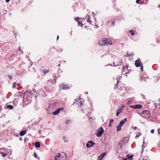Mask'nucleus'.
Here are the masks:
<instances>
[{
    "mask_svg": "<svg viewBox=\"0 0 160 160\" xmlns=\"http://www.w3.org/2000/svg\"><path fill=\"white\" fill-rule=\"evenodd\" d=\"M104 132V130L103 128H100L98 130L97 132L96 133V136L98 137H100L103 133Z\"/></svg>",
    "mask_w": 160,
    "mask_h": 160,
    "instance_id": "1",
    "label": "nucleus"
},
{
    "mask_svg": "<svg viewBox=\"0 0 160 160\" xmlns=\"http://www.w3.org/2000/svg\"><path fill=\"white\" fill-rule=\"evenodd\" d=\"M106 38H103L99 41V44L101 46L106 45Z\"/></svg>",
    "mask_w": 160,
    "mask_h": 160,
    "instance_id": "2",
    "label": "nucleus"
},
{
    "mask_svg": "<svg viewBox=\"0 0 160 160\" xmlns=\"http://www.w3.org/2000/svg\"><path fill=\"white\" fill-rule=\"evenodd\" d=\"M94 144V142L92 141H90L88 142L86 144V146L88 148H89L92 147Z\"/></svg>",
    "mask_w": 160,
    "mask_h": 160,
    "instance_id": "3",
    "label": "nucleus"
},
{
    "mask_svg": "<svg viewBox=\"0 0 160 160\" xmlns=\"http://www.w3.org/2000/svg\"><path fill=\"white\" fill-rule=\"evenodd\" d=\"M130 107L134 109H140L142 107V106L140 104H138L135 105H130Z\"/></svg>",
    "mask_w": 160,
    "mask_h": 160,
    "instance_id": "4",
    "label": "nucleus"
},
{
    "mask_svg": "<svg viewBox=\"0 0 160 160\" xmlns=\"http://www.w3.org/2000/svg\"><path fill=\"white\" fill-rule=\"evenodd\" d=\"M60 89H67L68 86L67 85H65L64 84H62L59 85Z\"/></svg>",
    "mask_w": 160,
    "mask_h": 160,
    "instance_id": "5",
    "label": "nucleus"
},
{
    "mask_svg": "<svg viewBox=\"0 0 160 160\" xmlns=\"http://www.w3.org/2000/svg\"><path fill=\"white\" fill-rule=\"evenodd\" d=\"M135 64L136 67H140L141 66V62L139 60H137L135 61Z\"/></svg>",
    "mask_w": 160,
    "mask_h": 160,
    "instance_id": "6",
    "label": "nucleus"
},
{
    "mask_svg": "<svg viewBox=\"0 0 160 160\" xmlns=\"http://www.w3.org/2000/svg\"><path fill=\"white\" fill-rule=\"evenodd\" d=\"M0 153L2 154V156L3 157H5L8 154H11V152H10V153L9 152H4L2 151H0Z\"/></svg>",
    "mask_w": 160,
    "mask_h": 160,
    "instance_id": "7",
    "label": "nucleus"
},
{
    "mask_svg": "<svg viewBox=\"0 0 160 160\" xmlns=\"http://www.w3.org/2000/svg\"><path fill=\"white\" fill-rule=\"evenodd\" d=\"M106 45H112V42L110 39L106 38Z\"/></svg>",
    "mask_w": 160,
    "mask_h": 160,
    "instance_id": "8",
    "label": "nucleus"
},
{
    "mask_svg": "<svg viewBox=\"0 0 160 160\" xmlns=\"http://www.w3.org/2000/svg\"><path fill=\"white\" fill-rule=\"evenodd\" d=\"M127 121V118H125L123 120H122L120 121L119 123V124L121 126H123V124H125Z\"/></svg>",
    "mask_w": 160,
    "mask_h": 160,
    "instance_id": "9",
    "label": "nucleus"
},
{
    "mask_svg": "<svg viewBox=\"0 0 160 160\" xmlns=\"http://www.w3.org/2000/svg\"><path fill=\"white\" fill-rule=\"evenodd\" d=\"M61 109L63 110V108H60L58 109V110H56L53 113H52L53 115H57L59 113Z\"/></svg>",
    "mask_w": 160,
    "mask_h": 160,
    "instance_id": "10",
    "label": "nucleus"
},
{
    "mask_svg": "<svg viewBox=\"0 0 160 160\" xmlns=\"http://www.w3.org/2000/svg\"><path fill=\"white\" fill-rule=\"evenodd\" d=\"M128 101L127 103V104L129 105L131 104L132 103V102H133L134 101V98H129L128 99Z\"/></svg>",
    "mask_w": 160,
    "mask_h": 160,
    "instance_id": "11",
    "label": "nucleus"
},
{
    "mask_svg": "<svg viewBox=\"0 0 160 160\" xmlns=\"http://www.w3.org/2000/svg\"><path fill=\"white\" fill-rule=\"evenodd\" d=\"M122 108H120L119 109L117 112V113H116V115L117 116H118L119 115V114L122 112Z\"/></svg>",
    "mask_w": 160,
    "mask_h": 160,
    "instance_id": "12",
    "label": "nucleus"
},
{
    "mask_svg": "<svg viewBox=\"0 0 160 160\" xmlns=\"http://www.w3.org/2000/svg\"><path fill=\"white\" fill-rule=\"evenodd\" d=\"M27 131L25 130H22L21 131L20 133V135L21 136H22L24 135L26 133Z\"/></svg>",
    "mask_w": 160,
    "mask_h": 160,
    "instance_id": "13",
    "label": "nucleus"
},
{
    "mask_svg": "<svg viewBox=\"0 0 160 160\" xmlns=\"http://www.w3.org/2000/svg\"><path fill=\"white\" fill-rule=\"evenodd\" d=\"M122 127V126L120 125L119 124L118 126H117V131L118 132L121 129V127Z\"/></svg>",
    "mask_w": 160,
    "mask_h": 160,
    "instance_id": "14",
    "label": "nucleus"
},
{
    "mask_svg": "<svg viewBox=\"0 0 160 160\" xmlns=\"http://www.w3.org/2000/svg\"><path fill=\"white\" fill-rule=\"evenodd\" d=\"M35 146L37 148H39L40 147L41 145L39 142H36L35 143Z\"/></svg>",
    "mask_w": 160,
    "mask_h": 160,
    "instance_id": "15",
    "label": "nucleus"
},
{
    "mask_svg": "<svg viewBox=\"0 0 160 160\" xmlns=\"http://www.w3.org/2000/svg\"><path fill=\"white\" fill-rule=\"evenodd\" d=\"M0 151H2L4 152H9L8 150L6 148H2L0 150Z\"/></svg>",
    "mask_w": 160,
    "mask_h": 160,
    "instance_id": "16",
    "label": "nucleus"
},
{
    "mask_svg": "<svg viewBox=\"0 0 160 160\" xmlns=\"http://www.w3.org/2000/svg\"><path fill=\"white\" fill-rule=\"evenodd\" d=\"M106 153H102L100 155V156H99L98 157V158H100L101 157V158H103V157H104V156L106 155Z\"/></svg>",
    "mask_w": 160,
    "mask_h": 160,
    "instance_id": "17",
    "label": "nucleus"
},
{
    "mask_svg": "<svg viewBox=\"0 0 160 160\" xmlns=\"http://www.w3.org/2000/svg\"><path fill=\"white\" fill-rule=\"evenodd\" d=\"M7 108L11 109H12L13 108V107L12 105H8L7 106Z\"/></svg>",
    "mask_w": 160,
    "mask_h": 160,
    "instance_id": "18",
    "label": "nucleus"
},
{
    "mask_svg": "<svg viewBox=\"0 0 160 160\" xmlns=\"http://www.w3.org/2000/svg\"><path fill=\"white\" fill-rule=\"evenodd\" d=\"M63 138L64 140V142H67L68 141V139L67 137H64Z\"/></svg>",
    "mask_w": 160,
    "mask_h": 160,
    "instance_id": "19",
    "label": "nucleus"
},
{
    "mask_svg": "<svg viewBox=\"0 0 160 160\" xmlns=\"http://www.w3.org/2000/svg\"><path fill=\"white\" fill-rule=\"evenodd\" d=\"M141 133H138L137 135L135 137L136 138H137L138 137H139L141 135Z\"/></svg>",
    "mask_w": 160,
    "mask_h": 160,
    "instance_id": "20",
    "label": "nucleus"
},
{
    "mask_svg": "<svg viewBox=\"0 0 160 160\" xmlns=\"http://www.w3.org/2000/svg\"><path fill=\"white\" fill-rule=\"evenodd\" d=\"M126 157H127V158L128 159H130V158L132 159V156H131L130 155H126Z\"/></svg>",
    "mask_w": 160,
    "mask_h": 160,
    "instance_id": "21",
    "label": "nucleus"
},
{
    "mask_svg": "<svg viewBox=\"0 0 160 160\" xmlns=\"http://www.w3.org/2000/svg\"><path fill=\"white\" fill-rule=\"evenodd\" d=\"M17 84V83L16 82H15L13 83V86L12 88H14L16 87V85Z\"/></svg>",
    "mask_w": 160,
    "mask_h": 160,
    "instance_id": "22",
    "label": "nucleus"
},
{
    "mask_svg": "<svg viewBox=\"0 0 160 160\" xmlns=\"http://www.w3.org/2000/svg\"><path fill=\"white\" fill-rule=\"evenodd\" d=\"M129 32L130 33V34L132 35H133L134 34V33L133 32V31L132 30H131L129 31Z\"/></svg>",
    "mask_w": 160,
    "mask_h": 160,
    "instance_id": "23",
    "label": "nucleus"
},
{
    "mask_svg": "<svg viewBox=\"0 0 160 160\" xmlns=\"http://www.w3.org/2000/svg\"><path fill=\"white\" fill-rule=\"evenodd\" d=\"M78 26H82L83 24H82V22H78Z\"/></svg>",
    "mask_w": 160,
    "mask_h": 160,
    "instance_id": "24",
    "label": "nucleus"
},
{
    "mask_svg": "<svg viewBox=\"0 0 160 160\" xmlns=\"http://www.w3.org/2000/svg\"><path fill=\"white\" fill-rule=\"evenodd\" d=\"M34 156L35 158H37V155L36 152H35L34 153Z\"/></svg>",
    "mask_w": 160,
    "mask_h": 160,
    "instance_id": "25",
    "label": "nucleus"
},
{
    "mask_svg": "<svg viewBox=\"0 0 160 160\" xmlns=\"http://www.w3.org/2000/svg\"><path fill=\"white\" fill-rule=\"evenodd\" d=\"M87 22H88L89 23H91V21L90 20V19L89 18H88L87 19Z\"/></svg>",
    "mask_w": 160,
    "mask_h": 160,
    "instance_id": "26",
    "label": "nucleus"
},
{
    "mask_svg": "<svg viewBox=\"0 0 160 160\" xmlns=\"http://www.w3.org/2000/svg\"><path fill=\"white\" fill-rule=\"evenodd\" d=\"M8 78L11 80H12V77L10 75H8Z\"/></svg>",
    "mask_w": 160,
    "mask_h": 160,
    "instance_id": "27",
    "label": "nucleus"
},
{
    "mask_svg": "<svg viewBox=\"0 0 160 160\" xmlns=\"http://www.w3.org/2000/svg\"><path fill=\"white\" fill-rule=\"evenodd\" d=\"M140 67H141V70L142 71L143 70V66L142 65H142H141V66Z\"/></svg>",
    "mask_w": 160,
    "mask_h": 160,
    "instance_id": "28",
    "label": "nucleus"
},
{
    "mask_svg": "<svg viewBox=\"0 0 160 160\" xmlns=\"http://www.w3.org/2000/svg\"><path fill=\"white\" fill-rule=\"evenodd\" d=\"M79 19V18H75V20L76 21H78V20Z\"/></svg>",
    "mask_w": 160,
    "mask_h": 160,
    "instance_id": "29",
    "label": "nucleus"
},
{
    "mask_svg": "<svg viewBox=\"0 0 160 160\" xmlns=\"http://www.w3.org/2000/svg\"><path fill=\"white\" fill-rule=\"evenodd\" d=\"M49 72V70H46V71H44L43 72L44 73H46Z\"/></svg>",
    "mask_w": 160,
    "mask_h": 160,
    "instance_id": "30",
    "label": "nucleus"
},
{
    "mask_svg": "<svg viewBox=\"0 0 160 160\" xmlns=\"http://www.w3.org/2000/svg\"><path fill=\"white\" fill-rule=\"evenodd\" d=\"M134 55V54L133 53H130L129 55L130 56H133Z\"/></svg>",
    "mask_w": 160,
    "mask_h": 160,
    "instance_id": "31",
    "label": "nucleus"
},
{
    "mask_svg": "<svg viewBox=\"0 0 160 160\" xmlns=\"http://www.w3.org/2000/svg\"><path fill=\"white\" fill-rule=\"evenodd\" d=\"M154 129H152L151 130V132L152 133H154Z\"/></svg>",
    "mask_w": 160,
    "mask_h": 160,
    "instance_id": "32",
    "label": "nucleus"
},
{
    "mask_svg": "<svg viewBox=\"0 0 160 160\" xmlns=\"http://www.w3.org/2000/svg\"><path fill=\"white\" fill-rule=\"evenodd\" d=\"M141 0H136V2L137 3H138Z\"/></svg>",
    "mask_w": 160,
    "mask_h": 160,
    "instance_id": "33",
    "label": "nucleus"
},
{
    "mask_svg": "<svg viewBox=\"0 0 160 160\" xmlns=\"http://www.w3.org/2000/svg\"><path fill=\"white\" fill-rule=\"evenodd\" d=\"M148 112V111H143L142 112V114H145V112Z\"/></svg>",
    "mask_w": 160,
    "mask_h": 160,
    "instance_id": "34",
    "label": "nucleus"
},
{
    "mask_svg": "<svg viewBox=\"0 0 160 160\" xmlns=\"http://www.w3.org/2000/svg\"><path fill=\"white\" fill-rule=\"evenodd\" d=\"M102 158H101H101H98V160H102Z\"/></svg>",
    "mask_w": 160,
    "mask_h": 160,
    "instance_id": "35",
    "label": "nucleus"
},
{
    "mask_svg": "<svg viewBox=\"0 0 160 160\" xmlns=\"http://www.w3.org/2000/svg\"><path fill=\"white\" fill-rule=\"evenodd\" d=\"M10 1V0H6V2H8Z\"/></svg>",
    "mask_w": 160,
    "mask_h": 160,
    "instance_id": "36",
    "label": "nucleus"
},
{
    "mask_svg": "<svg viewBox=\"0 0 160 160\" xmlns=\"http://www.w3.org/2000/svg\"><path fill=\"white\" fill-rule=\"evenodd\" d=\"M137 127H134L133 128V129H134V130H135V129H137Z\"/></svg>",
    "mask_w": 160,
    "mask_h": 160,
    "instance_id": "37",
    "label": "nucleus"
},
{
    "mask_svg": "<svg viewBox=\"0 0 160 160\" xmlns=\"http://www.w3.org/2000/svg\"><path fill=\"white\" fill-rule=\"evenodd\" d=\"M70 122V120H68L67 122H66V123L67 124H68V122Z\"/></svg>",
    "mask_w": 160,
    "mask_h": 160,
    "instance_id": "38",
    "label": "nucleus"
},
{
    "mask_svg": "<svg viewBox=\"0 0 160 160\" xmlns=\"http://www.w3.org/2000/svg\"><path fill=\"white\" fill-rule=\"evenodd\" d=\"M113 120L112 119L111 120L110 122H113Z\"/></svg>",
    "mask_w": 160,
    "mask_h": 160,
    "instance_id": "39",
    "label": "nucleus"
},
{
    "mask_svg": "<svg viewBox=\"0 0 160 160\" xmlns=\"http://www.w3.org/2000/svg\"><path fill=\"white\" fill-rule=\"evenodd\" d=\"M118 78H119V79H120V76H118V77H117V78L116 79H118Z\"/></svg>",
    "mask_w": 160,
    "mask_h": 160,
    "instance_id": "40",
    "label": "nucleus"
},
{
    "mask_svg": "<svg viewBox=\"0 0 160 160\" xmlns=\"http://www.w3.org/2000/svg\"><path fill=\"white\" fill-rule=\"evenodd\" d=\"M118 78H119V79H120V76H118V77H117V78L116 79H118Z\"/></svg>",
    "mask_w": 160,
    "mask_h": 160,
    "instance_id": "41",
    "label": "nucleus"
},
{
    "mask_svg": "<svg viewBox=\"0 0 160 160\" xmlns=\"http://www.w3.org/2000/svg\"><path fill=\"white\" fill-rule=\"evenodd\" d=\"M58 38H59V36L58 35L57 36V40H58Z\"/></svg>",
    "mask_w": 160,
    "mask_h": 160,
    "instance_id": "42",
    "label": "nucleus"
},
{
    "mask_svg": "<svg viewBox=\"0 0 160 160\" xmlns=\"http://www.w3.org/2000/svg\"><path fill=\"white\" fill-rule=\"evenodd\" d=\"M112 24H113V25H114V22H112Z\"/></svg>",
    "mask_w": 160,
    "mask_h": 160,
    "instance_id": "43",
    "label": "nucleus"
},
{
    "mask_svg": "<svg viewBox=\"0 0 160 160\" xmlns=\"http://www.w3.org/2000/svg\"><path fill=\"white\" fill-rule=\"evenodd\" d=\"M114 65H115V66H116L117 65H118V64H116V65H115V64H114Z\"/></svg>",
    "mask_w": 160,
    "mask_h": 160,
    "instance_id": "44",
    "label": "nucleus"
},
{
    "mask_svg": "<svg viewBox=\"0 0 160 160\" xmlns=\"http://www.w3.org/2000/svg\"><path fill=\"white\" fill-rule=\"evenodd\" d=\"M124 107V106L123 105H122V108Z\"/></svg>",
    "mask_w": 160,
    "mask_h": 160,
    "instance_id": "45",
    "label": "nucleus"
},
{
    "mask_svg": "<svg viewBox=\"0 0 160 160\" xmlns=\"http://www.w3.org/2000/svg\"><path fill=\"white\" fill-rule=\"evenodd\" d=\"M86 94H88V92H86Z\"/></svg>",
    "mask_w": 160,
    "mask_h": 160,
    "instance_id": "46",
    "label": "nucleus"
},
{
    "mask_svg": "<svg viewBox=\"0 0 160 160\" xmlns=\"http://www.w3.org/2000/svg\"><path fill=\"white\" fill-rule=\"evenodd\" d=\"M118 79L117 80V83H118V79Z\"/></svg>",
    "mask_w": 160,
    "mask_h": 160,
    "instance_id": "47",
    "label": "nucleus"
},
{
    "mask_svg": "<svg viewBox=\"0 0 160 160\" xmlns=\"http://www.w3.org/2000/svg\"><path fill=\"white\" fill-rule=\"evenodd\" d=\"M19 84H18V86H19Z\"/></svg>",
    "mask_w": 160,
    "mask_h": 160,
    "instance_id": "48",
    "label": "nucleus"
},
{
    "mask_svg": "<svg viewBox=\"0 0 160 160\" xmlns=\"http://www.w3.org/2000/svg\"><path fill=\"white\" fill-rule=\"evenodd\" d=\"M144 139H143V143H144Z\"/></svg>",
    "mask_w": 160,
    "mask_h": 160,
    "instance_id": "49",
    "label": "nucleus"
}]
</instances>
